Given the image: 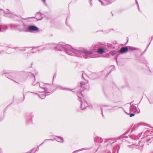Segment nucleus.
I'll return each instance as SVG.
<instances>
[{"mask_svg":"<svg viewBox=\"0 0 153 153\" xmlns=\"http://www.w3.org/2000/svg\"><path fill=\"white\" fill-rule=\"evenodd\" d=\"M54 46L55 47L56 46L57 48H61L60 50L58 49V51H63V49H64L66 51L67 53L69 55H73L72 53H79V51L72 48L70 45H64L63 44H62V43H60L58 45H54Z\"/></svg>","mask_w":153,"mask_h":153,"instance_id":"obj_1","label":"nucleus"},{"mask_svg":"<svg viewBox=\"0 0 153 153\" xmlns=\"http://www.w3.org/2000/svg\"><path fill=\"white\" fill-rule=\"evenodd\" d=\"M82 54L83 55V57L85 58H87L89 57V56L91 54L93 53V51H90L89 52H85V51L82 52Z\"/></svg>","mask_w":153,"mask_h":153,"instance_id":"obj_2","label":"nucleus"},{"mask_svg":"<svg viewBox=\"0 0 153 153\" xmlns=\"http://www.w3.org/2000/svg\"><path fill=\"white\" fill-rule=\"evenodd\" d=\"M28 30L30 32L38 31V28L34 26H30L28 27Z\"/></svg>","mask_w":153,"mask_h":153,"instance_id":"obj_3","label":"nucleus"},{"mask_svg":"<svg viewBox=\"0 0 153 153\" xmlns=\"http://www.w3.org/2000/svg\"><path fill=\"white\" fill-rule=\"evenodd\" d=\"M81 86L85 88L86 89L88 88V82L87 81L85 82H81Z\"/></svg>","mask_w":153,"mask_h":153,"instance_id":"obj_4","label":"nucleus"},{"mask_svg":"<svg viewBox=\"0 0 153 153\" xmlns=\"http://www.w3.org/2000/svg\"><path fill=\"white\" fill-rule=\"evenodd\" d=\"M39 85L40 87L41 88H42L43 89V90L44 91H45V93H49L48 91V90L47 88H44L43 86H44L45 85V84H44L42 82H41L39 83Z\"/></svg>","mask_w":153,"mask_h":153,"instance_id":"obj_5","label":"nucleus"},{"mask_svg":"<svg viewBox=\"0 0 153 153\" xmlns=\"http://www.w3.org/2000/svg\"><path fill=\"white\" fill-rule=\"evenodd\" d=\"M87 103L85 101L84 102H82L81 104V108L82 109H84L87 107L88 105Z\"/></svg>","mask_w":153,"mask_h":153,"instance_id":"obj_6","label":"nucleus"},{"mask_svg":"<svg viewBox=\"0 0 153 153\" xmlns=\"http://www.w3.org/2000/svg\"><path fill=\"white\" fill-rule=\"evenodd\" d=\"M128 48L127 47H122L120 50V52L123 53L128 51Z\"/></svg>","mask_w":153,"mask_h":153,"instance_id":"obj_7","label":"nucleus"},{"mask_svg":"<svg viewBox=\"0 0 153 153\" xmlns=\"http://www.w3.org/2000/svg\"><path fill=\"white\" fill-rule=\"evenodd\" d=\"M40 93V94H38L39 97L41 99H44L46 97V95L44 92H43V94H42V93L41 92Z\"/></svg>","mask_w":153,"mask_h":153,"instance_id":"obj_8","label":"nucleus"},{"mask_svg":"<svg viewBox=\"0 0 153 153\" xmlns=\"http://www.w3.org/2000/svg\"><path fill=\"white\" fill-rule=\"evenodd\" d=\"M99 1L101 3L102 5H107L108 4L106 1L105 0H99Z\"/></svg>","mask_w":153,"mask_h":153,"instance_id":"obj_9","label":"nucleus"},{"mask_svg":"<svg viewBox=\"0 0 153 153\" xmlns=\"http://www.w3.org/2000/svg\"><path fill=\"white\" fill-rule=\"evenodd\" d=\"M97 52L100 54H102L104 52V49L102 48H100L98 49Z\"/></svg>","mask_w":153,"mask_h":153,"instance_id":"obj_10","label":"nucleus"},{"mask_svg":"<svg viewBox=\"0 0 153 153\" xmlns=\"http://www.w3.org/2000/svg\"><path fill=\"white\" fill-rule=\"evenodd\" d=\"M56 140L57 141L59 142H63V139L61 137H58Z\"/></svg>","mask_w":153,"mask_h":153,"instance_id":"obj_11","label":"nucleus"},{"mask_svg":"<svg viewBox=\"0 0 153 153\" xmlns=\"http://www.w3.org/2000/svg\"><path fill=\"white\" fill-rule=\"evenodd\" d=\"M129 50H136V48L134 47H129L128 48Z\"/></svg>","mask_w":153,"mask_h":153,"instance_id":"obj_12","label":"nucleus"},{"mask_svg":"<svg viewBox=\"0 0 153 153\" xmlns=\"http://www.w3.org/2000/svg\"><path fill=\"white\" fill-rule=\"evenodd\" d=\"M134 114L132 113V114H130V117H132L134 116Z\"/></svg>","mask_w":153,"mask_h":153,"instance_id":"obj_13","label":"nucleus"},{"mask_svg":"<svg viewBox=\"0 0 153 153\" xmlns=\"http://www.w3.org/2000/svg\"><path fill=\"white\" fill-rule=\"evenodd\" d=\"M136 4H137V6H138V10H139V5H138V3L137 1L136 0Z\"/></svg>","mask_w":153,"mask_h":153,"instance_id":"obj_14","label":"nucleus"},{"mask_svg":"<svg viewBox=\"0 0 153 153\" xmlns=\"http://www.w3.org/2000/svg\"><path fill=\"white\" fill-rule=\"evenodd\" d=\"M42 1H43V2L45 3H45H46V1H45V0H42Z\"/></svg>","mask_w":153,"mask_h":153,"instance_id":"obj_15","label":"nucleus"},{"mask_svg":"<svg viewBox=\"0 0 153 153\" xmlns=\"http://www.w3.org/2000/svg\"><path fill=\"white\" fill-rule=\"evenodd\" d=\"M56 77V75H54V76H53V78H54V77Z\"/></svg>","mask_w":153,"mask_h":153,"instance_id":"obj_16","label":"nucleus"},{"mask_svg":"<svg viewBox=\"0 0 153 153\" xmlns=\"http://www.w3.org/2000/svg\"><path fill=\"white\" fill-rule=\"evenodd\" d=\"M140 110H139V111H138V113H140Z\"/></svg>","mask_w":153,"mask_h":153,"instance_id":"obj_17","label":"nucleus"},{"mask_svg":"<svg viewBox=\"0 0 153 153\" xmlns=\"http://www.w3.org/2000/svg\"><path fill=\"white\" fill-rule=\"evenodd\" d=\"M1 30V29L0 28V31Z\"/></svg>","mask_w":153,"mask_h":153,"instance_id":"obj_18","label":"nucleus"}]
</instances>
